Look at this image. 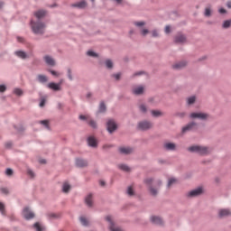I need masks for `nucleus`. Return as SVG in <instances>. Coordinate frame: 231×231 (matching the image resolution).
<instances>
[{"label": "nucleus", "instance_id": "nucleus-7", "mask_svg": "<svg viewBox=\"0 0 231 231\" xmlns=\"http://www.w3.org/2000/svg\"><path fill=\"white\" fill-rule=\"evenodd\" d=\"M144 91H145V87L143 86H135L132 89V93L134 95H143Z\"/></svg>", "mask_w": 231, "mask_h": 231}, {"label": "nucleus", "instance_id": "nucleus-24", "mask_svg": "<svg viewBox=\"0 0 231 231\" xmlns=\"http://www.w3.org/2000/svg\"><path fill=\"white\" fill-rule=\"evenodd\" d=\"M38 81L44 84V82H48V77L44 75H38Z\"/></svg>", "mask_w": 231, "mask_h": 231}, {"label": "nucleus", "instance_id": "nucleus-2", "mask_svg": "<svg viewBox=\"0 0 231 231\" xmlns=\"http://www.w3.org/2000/svg\"><path fill=\"white\" fill-rule=\"evenodd\" d=\"M31 25L33 33H44V28H46V25L42 22L33 23V21H32Z\"/></svg>", "mask_w": 231, "mask_h": 231}, {"label": "nucleus", "instance_id": "nucleus-55", "mask_svg": "<svg viewBox=\"0 0 231 231\" xmlns=\"http://www.w3.org/2000/svg\"><path fill=\"white\" fill-rule=\"evenodd\" d=\"M165 33H171V26L167 25L165 27Z\"/></svg>", "mask_w": 231, "mask_h": 231}, {"label": "nucleus", "instance_id": "nucleus-21", "mask_svg": "<svg viewBox=\"0 0 231 231\" xmlns=\"http://www.w3.org/2000/svg\"><path fill=\"white\" fill-rule=\"evenodd\" d=\"M72 6L76 7V8H86V6H88V4L86 3V1H81V2H78L74 5H72Z\"/></svg>", "mask_w": 231, "mask_h": 231}, {"label": "nucleus", "instance_id": "nucleus-9", "mask_svg": "<svg viewBox=\"0 0 231 231\" xmlns=\"http://www.w3.org/2000/svg\"><path fill=\"white\" fill-rule=\"evenodd\" d=\"M201 194H203V188H198L189 191V196L190 198H196V196H201Z\"/></svg>", "mask_w": 231, "mask_h": 231}, {"label": "nucleus", "instance_id": "nucleus-61", "mask_svg": "<svg viewBox=\"0 0 231 231\" xmlns=\"http://www.w3.org/2000/svg\"><path fill=\"white\" fill-rule=\"evenodd\" d=\"M99 185H101V187H104L106 185V182L104 180H100Z\"/></svg>", "mask_w": 231, "mask_h": 231}, {"label": "nucleus", "instance_id": "nucleus-23", "mask_svg": "<svg viewBox=\"0 0 231 231\" xmlns=\"http://www.w3.org/2000/svg\"><path fill=\"white\" fill-rule=\"evenodd\" d=\"M15 55L17 57H19L20 59H26V57H28V55H26V52L23 51H15Z\"/></svg>", "mask_w": 231, "mask_h": 231}, {"label": "nucleus", "instance_id": "nucleus-10", "mask_svg": "<svg viewBox=\"0 0 231 231\" xmlns=\"http://www.w3.org/2000/svg\"><path fill=\"white\" fill-rule=\"evenodd\" d=\"M47 88L49 89H52V91H60L62 88L60 87V84L55 83V82H51L47 85Z\"/></svg>", "mask_w": 231, "mask_h": 231}, {"label": "nucleus", "instance_id": "nucleus-33", "mask_svg": "<svg viewBox=\"0 0 231 231\" xmlns=\"http://www.w3.org/2000/svg\"><path fill=\"white\" fill-rule=\"evenodd\" d=\"M128 196H134V190H133V186H129L127 189Z\"/></svg>", "mask_w": 231, "mask_h": 231}, {"label": "nucleus", "instance_id": "nucleus-62", "mask_svg": "<svg viewBox=\"0 0 231 231\" xmlns=\"http://www.w3.org/2000/svg\"><path fill=\"white\" fill-rule=\"evenodd\" d=\"M143 72L139 71V72H136V73L134 74V76L136 77V76H138V75H143Z\"/></svg>", "mask_w": 231, "mask_h": 231}, {"label": "nucleus", "instance_id": "nucleus-36", "mask_svg": "<svg viewBox=\"0 0 231 231\" xmlns=\"http://www.w3.org/2000/svg\"><path fill=\"white\" fill-rule=\"evenodd\" d=\"M231 25V20H226L223 23V28H230Z\"/></svg>", "mask_w": 231, "mask_h": 231}, {"label": "nucleus", "instance_id": "nucleus-3", "mask_svg": "<svg viewBox=\"0 0 231 231\" xmlns=\"http://www.w3.org/2000/svg\"><path fill=\"white\" fill-rule=\"evenodd\" d=\"M190 118H199V120H207L208 114L203 112H193L190 114Z\"/></svg>", "mask_w": 231, "mask_h": 231}, {"label": "nucleus", "instance_id": "nucleus-48", "mask_svg": "<svg viewBox=\"0 0 231 231\" xmlns=\"http://www.w3.org/2000/svg\"><path fill=\"white\" fill-rule=\"evenodd\" d=\"M159 33H158V31H156V30H153L152 32V37H159Z\"/></svg>", "mask_w": 231, "mask_h": 231}, {"label": "nucleus", "instance_id": "nucleus-56", "mask_svg": "<svg viewBox=\"0 0 231 231\" xmlns=\"http://www.w3.org/2000/svg\"><path fill=\"white\" fill-rule=\"evenodd\" d=\"M88 116H79V120H88Z\"/></svg>", "mask_w": 231, "mask_h": 231}, {"label": "nucleus", "instance_id": "nucleus-16", "mask_svg": "<svg viewBox=\"0 0 231 231\" xmlns=\"http://www.w3.org/2000/svg\"><path fill=\"white\" fill-rule=\"evenodd\" d=\"M187 66V61H180L172 66L173 69H181Z\"/></svg>", "mask_w": 231, "mask_h": 231}, {"label": "nucleus", "instance_id": "nucleus-39", "mask_svg": "<svg viewBox=\"0 0 231 231\" xmlns=\"http://www.w3.org/2000/svg\"><path fill=\"white\" fill-rule=\"evenodd\" d=\"M34 228L36 229V231H42V226H41V224H39V222L34 224Z\"/></svg>", "mask_w": 231, "mask_h": 231}, {"label": "nucleus", "instance_id": "nucleus-43", "mask_svg": "<svg viewBox=\"0 0 231 231\" xmlns=\"http://www.w3.org/2000/svg\"><path fill=\"white\" fill-rule=\"evenodd\" d=\"M150 193L152 196H156L158 194V190L154 188H150Z\"/></svg>", "mask_w": 231, "mask_h": 231}, {"label": "nucleus", "instance_id": "nucleus-63", "mask_svg": "<svg viewBox=\"0 0 231 231\" xmlns=\"http://www.w3.org/2000/svg\"><path fill=\"white\" fill-rule=\"evenodd\" d=\"M226 6L227 8H231V2H227Z\"/></svg>", "mask_w": 231, "mask_h": 231}, {"label": "nucleus", "instance_id": "nucleus-18", "mask_svg": "<svg viewBox=\"0 0 231 231\" xmlns=\"http://www.w3.org/2000/svg\"><path fill=\"white\" fill-rule=\"evenodd\" d=\"M88 143L90 147H97V139L93 136L88 137Z\"/></svg>", "mask_w": 231, "mask_h": 231}, {"label": "nucleus", "instance_id": "nucleus-52", "mask_svg": "<svg viewBox=\"0 0 231 231\" xmlns=\"http://www.w3.org/2000/svg\"><path fill=\"white\" fill-rule=\"evenodd\" d=\"M68 77H69V80H73V76H71V69H68Z\"/></svg>", "mask_w": 231, "mask_h": 231}, {"label": "nucleus", "instance_id": "nucleus-20", "mask_svg": "<svg viewBox=\"0 0 231 231\" xmlns=\"http://www.w3.org/2000/svg\"><path fill=\"white\" fill-rule=\"evenodd\" d=\"M85 203L88 205V207H93V195L92 194H89L85 199Z\"/></svg>", "mask_w": 231, "mask_h": 231}, {"label": "nucleus", "instance_id": "nucleus-5", "mask_svg": "<svg viewBox=\"0 0 231 231\" xmlns=\"http://www.w3.org/2000/svg\"><path fill=\"white\" fill-rule=\"evenodd\" d=\"M138 127L141 129V131H147L148 129L152 128V123L148 121H142L138 124Z\"/></svg>", "mask_w": 231, "mask_h": 231}, {"label": "nucleus", "instance_id": "nucleus-47", "mask_svg": "<svg viewBox=\"0 0 231 231\" xmlns=\"http://www.w3.org/2000/svg\"><path fill=\"white\" fill-rule=\"evenodd\" d=\"M6 91V87L5 85H0V93H5Z\"/></svg>", "mask_w": 231, "mask_h": 231}, {"label": "nucleus", "instance_id": "nucleus-57", "mask_svg": "<svg viewBox=\"0 0 231 231\" xmlns=\"http://www.w3.org/2000/svg\"><path fill=\"white\" fill-rule=\"evenodd\" d=\"M145 183H147V185H150V183H152V179H146Z\"/></svg>", "mask_w": 231, "mask_h": 231}, {"label": "nucleus", "instance_id": "nucleus-25", "mask_svg": "<svg viewBox=\"0 0 231 231\" xmlns=\"http://www.w3.org/2000/svg\"><path fill=\"white\" fill-rule=\"evenodd\" d=\"M70 189H71V186H70L68 182H65V183L63 184V186H62V190H63V192H65V193L69 192Z\"/></svg>", "mask_w": 231, "mask_h": 231}, {"label": "nucleus", "instance_id": "nucleus-58", "mask_svg": "<svg viewBox=\"0 0 231 231\" xmlns=\"http://www.w3.org/2000/svg\"><path fill=\"white\" fill-rule=\"evenodd\" d=\"M116 80H120V74H114Z\"/></svg>", "mask_w": 231, "mask_h": 231}, {"label": "nucleus", "instance_id": "nucleus-44", "mask_svg": "<svg viewBox=\"0 0 231 231\" xmlns=\"http://www.w3.org/2000/svg\"><path fill=\"white\" fill-rule=\"evenodd\" d=\"M5 174L6 176H12L14 174V170L10 168L6 169Z\"/></svg>", "mask_w": 231, "mask_h": 231}, {"label": "nucleus", "instance_id": "nucleus-6", "mask_svg": "<svg viewBox=\"0 0 231 231\" xmlns=\"http://www.w3.org/2000/svg\"><path fill=\"white\" fill-rule=\"evenodd\" d=\"M198 127V124L191 122L182 128V133H189V131H194Z\"/></svg>", "mask_w": 231, "mask_h": 231}, {"label": "nucleus", "instance_id": "nucleus-40", "mask_svg": "<svg viewBox=\"0 0 231 231\" xmlns=\"http://www.w3.org/2000/svg\"><path fill=\"white\" fill-rule=\"evenodd\" d=\"M106 68L111 69V68H113V61H111V60H107L106 61Z\"/></svg>", "mask_w": 231, "mask_h": 231}, {"label": "nucleus", "instance_id": "nucleus-51", "mask_svg": "<svg viewBox=\"0 0 231 231\" xmlns=\"http://www.w3.org/2000/svg\"><path fill=\"white\" fill-rule=\"evenodd\" d=\"M27 173L28 175L31 177V178H33L35 176V174L33 173V171L32 170H28L27 171Z\"/></svg>", "mask_w": 231, "mask_h": 231}, {"label": "nucleus", "instance_id": "nucleus-19", "mask_svg": "<svg viewBox=\"0 0 231 231\" xmlns=\"http://www.w3.org/2000/svg\"><path fill=\"white\" fill-rule=\"evenodd\" d=\"M151 221L154 225H162L163 223V220L160 217H152Z\"/></svg>", "mask_w": 231, "mask_h": 231}, {"label": "nucleus", "instance_id": "nucleus-29", "mask_svg": "<svg viewBox=\"0 0 231 231\" xmlns=\"http://www.w3.org/2000/svg\"><path fill=\"white\" fill-rule=\"evenodd\" d=\"M204 15L206 17H210L212 15V10H210V7H207L205 9V13H204Z\"/></svg>", "mask_w": 231, "mask_h": 231}, {"label": "nucleus", "instance_id": "nucleus-15", "mask_svg": "<svg viewBox=\"0 0 231 231\" xmlns=\"http://www.w3.org/2000/svg\"><path fill=\"white\" fill-rule=\"evenodd\" d=\"M121 154H131L133 152V148L130 147H121L119 148Z\"/></svg>", "mask_w": 231, "mask_h": 231}, {"label": "nucleus", "instance_id": "nucleus-22", "mask_svg": "<svg viewBox=\"0 0 231 231\" xmlns=\"http://www.w3.org/2000/svg\"><path fill=\"white\" fill-rule=\"evenodd\" d=\"M185 41H187V38H185V36H183L182 34H178L175 37V42L183 43L185 42Z\"/></svg>", "mask_w": 231, "mask_h": 231}, {"label": "nucleus", "instance_id": "nucleus-41", "mask_svg": "<svg viewBox=\"0 0 231 231\" xmlns=\"http://www.w3.org/2000/svg\"><path fill=\"white\" fill-rule=\"evenodd\" d=\"M87 55H88V57H98V55L96 52H94L93 51H88L87 52Z\"/></svg>", "mask_w": 231, "mask_h": 231}, {"label": "nucleus", "instance_id": "nucleus-49", "mask_svg": "<svg viewBox=\"0 0 231 231\" xmlns=\"http://www.w3.org/2000/svg\"><path fill=\"white\" fill-rule=\"evenodd\" d=\"M0 191L2 192V194H8V189L6 188L0 189Z\"/></svg>", "mask_w": 231, "mask_h": 231}, {"label": "nucleus", "instance_id": "nucleus-1", "mask_svg": "<svg viewBox=\"0 0 231 231\" xmlns=\"http://www.w3.org/2000/svg\"><path fill=\"white\" fill-rule=\"evenodd\" d=\"M188 151L189 152H197V154H200V156L210 154V148L207 146L192 145L188 148Z\"/></svg>", "mask_w": 231, "mask_h": 231}, {"label": "nucleus", "instance_id": "nucleus-14", "mask_svg": "<svg viewBox=\"0 0 231 231\" xmlns=\"http://www.w3.org/2000/svg\"><path fill=\"white\" fill-rule=\"evenodd\" d=\"M76 165L77 167H88V161L83 159H77Z\"/></svg>", "mask_w": 231, "mask_h": 231}, {"label": "nucleus", "instance_id": "nucleus-13", "mask_svg": "<svg viewBox=\"0 0 231 231\" xmlns=\"http://www.w3.org/2000/svg\"><path fill=\"white\" fill-rule=\"evenodd\" d=\"M164 149L166 151H176V144L174 143H165Z\"/></svg>", "mask_w": 231, "mask_h": 231}, {"label": "nucleus", "instance_id": "nucleus-38", "mask_svg": "<svg viewBox=\"0 0 231 231\" xmlns=\"http://www.w3.org/2000/svg\"><path fill=\"white\" fill-rule=\"evenodd\" d=\"M14 95H17L18 97H21V95H23V90L20 89V88H15L14 90Z\"/></svg>", "mask_w": 231, "mask_h": 231}, {"label": "nucleus", "instance_id": "nucleus-27", "mask_svg": "<svg viewBox=\"0 0 231 231\" xmlns=\"http://www.w3.org/2000/svg\"><path fill=\"white\" fill-rule=\"evenodd\" d=\"M0 212L2 216H6V209L5 208V204L3 202H0Z\"/></svg>", "mask_w": 231, "mask_h": 231}, {"label": "nucleus", "instance_id": "nucleus-17", "mask_svg": "<svg viewBox=\"0 0 231 231\" xmlns=\"http://www.w3.org/2000/svg\"><path fill=\"white\" fill-rule=\"evenodd\" d=\"M34 15L37 19H42V17L46 16V11L45 10H39L34 13Z\"/></svg>", "mask_w": 231, "mask_h": 231}, {"label": "nucleus", "instance_id": "nucleus-11", "mask_svg": "<svg viewBox=\"0 0 231 231\" xmlns=\"http://www.w3.org/2000/svg\"><path fill=\"white\" fill-rule=\"evenodd\" d=\"M228 216H231L230 209L222 208L218 210V217H228Z\"/></svg>", "mask_w": 231, "mask_h": 231}, {"label": "nucleus", "instance_id": "nucleus-8", "mask_svg": "<svg viewBox=\"0 0 231 231\" xmlns=\"http://www.w3.org/2000/svg\"><path fill=\"white\" fill-rule=\"evenodd\" d=\"M23 216L26 219H33L35 217V214H33L28 208L23 209Z\"/></svg>", "mask_w": 231, "mask_h": 231}, {"label": "nucleus", "instance_id": "nucleus-54", "mask_svg": "<svg viewBox=\"0 0 231 231\" xmlns=\"http://www.w3.org/2000/svg\"><path fill=\"white\" fill-rule=\"evenodd\" d=\"M177 116H180V118H183V116H185V112H179L177 113Z\"/></svg>", "mask_w": 231, "mask_h": 231}, {"label": "nucleus", "instance_id": "nucleus-4", "mask_svg": "<svg viewBox=\"0 0 231 231\" xmlns=\"http://www.w3.org/2000/svg\"><path fill=\"white\" fill-rule=\"evenodd\" d=\"M117 127L118 126L116 125V123L115 122V120L110 119L107 121L106 128H107L108 133H115V131H116Z\"/></svg>", "mask_w": 231, "mask_h": 231}, {"label": "nucleus", "instance_id": "nucleus-30", "mask_svg": "<svg viewBox=\"0 0 231 231\" xmlns=\"http://www.w3.org/2000/svg\"><path fill=\"white\" fill-rule=\"evenodd\" d=\"M99 113H106V104L104 102L99 105Z\"/></svg>", "mask_w": 231, "mask_h": 231}, {"label": "nucleus", "instance_id": "nucleus-42", "mask_svg": "<svg viewBox=\"0 0 231 231\" xmlns=\"http://www.w3.org/2000/svg\"><path fill=\"white\" fill-rule=\"evenodd\" d=\"M88 125H90V127H93V129H97V122L90 120L88 122Z\"/></svg>", "mask_w": 231, "mask_h": 231}, {"label": "nucleus", "instance_id": "nucleus-28", "mask_svg": "<svg viewBox=\"0 0 231 231\" xmlns=\"http://www.w3.org/2000/svg\"><path fill=\"white\" fill-rule=\"evenodd\" d=\"M194 102H196V97L194 96L188 97L187 103L189 106H192V104H194Z\"/></svg>", "mask_w": 231, "mask_h": 231}, {"label": "nucleus", "instance_id": "nucleus-32", "mask_svg": "<svg viewBox=\"0 0 231 231\" xmlns=\"http://www.w3.org/2000/svg\"><path fill=\"white\" fill-rule=\"evenodd\" d=\"M174 183H178V180H176L174 178L169 179L168 187H171V185H174Z\"/></svg>", "mask_w": 231, "mask_h": 231}, {"label": "nucleus", "instance_id": "nucleus-31", "mask_svg": "<svg viewBox=\"0 0 231 231\" xmlns=\"http://www.w3.org/2000/svg\"><path fill=\"white\" fill-rule=\"evenodd\" d=\"M139 110L141 113H147V106L144 104H141L139 106Z\"/></svg>", "mask_w": 231, "mask_h": 231}, {"label": "nucleus", "instance_id": "nucleus-46", "mask_svg": "<svg viewBox=\"0 0 231 231\" xmlns=\"http://www.w3.org/2000/svg\"><path fill=\"white\" fill-rule=\"evenodd\" d=\"M50 73H51L53 75V77H59V72L55 71V70H51V69H49Z\"/></svg>", "mask_w": 231, "mask_h": 231}, {"label": "nucleus", "instance_id": "nucleus-59", "mask_svg": "<svg viewBox=\"0 0 231 231\" xmlns=\"http://www.w3.org/2000/svg\"><path fill=\"white\" fill-rule=\"evenodd\" d=\"M18 42H24V38L23 37H17Z\"/></svg>", "mask_w": 231, "mask_h": 231}, {"label": "nucleus", "instance_id": "nucleus-64", "mask_svg": "<svg viewBox=\"0 0 231 231\" xmlns=\"http://www.w3.org/2000/svg\"><path fill=\"white\" fill-rule=\"evenodd\" d=\"M40 163H46V160H44V159L40 160Z\"/></svg>", "mask_w": 231, "mask_h": 231}, {"label": "nucleus", "instance_id": "nucleus-12", "mask_svg": "<svg viewBox=\"0 0 231 231\" xmlns=\"http://www.w3.org/2000/svg\"><path fill=\"white\" fill-rule=\"evenodd\" d=\"M43 60L48 66H55V60H53V58L51 56L46 55L43 57Z\"/></svg>", "mask_w": 231, "mask_h": 231}, {"label": "nucleus", "instance_id": "nucleus-50", "mask_svg": "<svg viewBox=\"0 0 231 231\" xmlns=\"http://www.w3.org/2000/svg\"><path fill=\"white\" fill-rule=\"evenodd\" d=\"M141 33H142V35L145 36V35H147V33H149V30H147V29H143V30L141 31Z\"/></svg>", "mask_w": 231, "mask_h": 231}, {"label": "nucleus", "instance_id": "nucleus-60", "mask_svg": "<svg viewBox=\"0 0 231 231\" xmlns=\"http://www.w3.org/2000/svg\"><path fill=\"white\" fill-rule=\"evenodd\" d=\"M219 14H226V10L224 8L219 9Z\"/></svg>", "mask_w": 231, "mask_h": 231}, {"label": "nucleus", "instance_id": "nucleus-35", "mask_svg": "<svg viewBox=\"0 0 231 231\" xmlns=\"http://www.w3.org/2000/svg\"><path fill=\"white\" fill-rule=\"evenodd\" d=\"M40 124H42V125H44L46 127V129H50V122L48 120H43L41 121Z\"/></svg>", "mask_w": 231, "mask_h": 231}, {"label": "nucleus", "instance_id": "nucleus-53", "mask_svg": "<svg viewBox=\"0 0 231 231\" xmlns=\"http://www.w3.org/2000/svg\"><path fill=\"white\" fill-rule=\"evenodd\" d=\"M45 104H46V99H42L40 103V107H44Z\"/></svg>", "mask_w": 231, "mask_h": 231}, {"label": "nucleus", "instance_id": "nucleus-26", "mask_svg": "<svg viewBox=\"0 0 231 231\" xmlns=\"http://www.w3.org/2000/svg\"><path fill=\"white\" fill-rule=\"evenodd\" d=\"M118 168L121 169V171H125V172H129V171H131L129 166L125 164H119Z\"/></svg>", "mask_w": 231, "mask_h": 231}, {"label": "nucleus", "instance_id": "nucleus-34", "mask_svg": "<svg viewBox=\"0 0 231 231\" xmlns=\"http://www.w3.org/2000/svg\"><path fill=\"white\" fill-rule=\"evenodd\" d=\"M79 220H80L81 225H83L84 226H88V219H86V217H81L79 218Z\"/></svg>", "mask_w": 231, "mask_h": 231}, {"label": "nucleus", "instance_id": "nucleus-37", "mask_svg": "<svg viewBox=\"0 0 231 231\" xmlns=\"http://www.w3.org/2000/svg\"><path fill=\"white\" fill-rule=\"evenodd\" d=\"M152 116H162V112H160L158 110H152Z\"/></svg>", "mask_w": 231, "mask_h": 231}, {"label": "nucleus", "instance_id": "nucleus-45", "mask_svg": "<svg viewBox=\"0 0 231 231\" xmlns=\"http://www.w3.org/2000/svg\"><path fill=\"white\" fill-rule=\"evenodd\" d=\"M134 25L135 26H145V22H135Z\"/></svg>", "mask_w": 231, "mask_h": 231}]
</instances>
